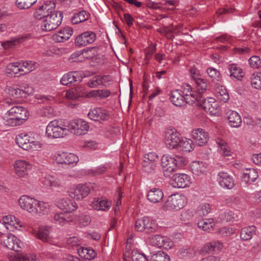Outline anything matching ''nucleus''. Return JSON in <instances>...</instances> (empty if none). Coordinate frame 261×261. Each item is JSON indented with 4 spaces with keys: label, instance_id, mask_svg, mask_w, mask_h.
Returning a JSON list of instances; mask_svg holds the SVG:
<instances>
[{
    "label": "nucleus",
    "instance_id": "nucleus-60",
    "mask_svg": "<svg viewBox=\"0 0 261 261\" xmlns=\"http://www.w3.org/2000/svg\"><path fill=\"white\" fill-rule=\"evenodd\" d=\"M87 86L91 88H95L101 86L99 75L95 76L90 79L87 83Z\"/></svg>",
    "mask_w": 261,
    "mask_h": 261
},
{
    "label": "nucleus",
    "instance_id": "nucleus-36",
    "mask_svg": "<svg viewBox=\"0 0 261 261\" xmlns=\"http://www.w3.org/2000/svg\"><path fill=\"white\" fill-rule=\"evenodd\" d=\"M216 222L212 218L202 219L197 223L198 227L203 231H210L213 229Z\"/></svg>",
    "mask_w": 261,
    "mask_h": 261
},
{
    "label": "nucleus",
    "instance_id": "nucleus-18",
    "mask_svg": "<svg viewBox=\"0 0 261 261\" xmlns=\"http://www.w3.org/2000/svg\"><path fill=\"white\" fill-rule=\"evenodd\" d=\"M189 184V177L186 174H176L170 181V185L176 188H183Z\"/></svg>",
    "mask_w": 261,
    "mask_h": 261
},
{
    "label": "nucleus",
    "instance_id": "nucleus-30",
    "mask_svg": "<svg viewBox=\"0 0 261 261\" xmlns=\"http://www.w3.org/2000/svg\"><path fill=\"white\" fill-rule=\"evenodd\" d=\"M230 75L231 77L238 80H241L244 76V72L242 68L237 64H230L228 66Z\"/></svg>",
    "mask_w": 261,
    "mask_h": 261
},
{
    "label": "nucleus",
    "instance_id": "nucleus-14",
    "mask_svg": "<svg viewBox=\"0 0 261 261\" xmlns=\"http://www.w3.org/2000/svg\"><path fill=\"white\" fill-rule=\"evenodd\" d=\"M90 192V188L86 185L79 184L75 187L70 188L69 195L76 200H82Z\"/></svg>",
    "mask_w": 261,
    "mask_h": 261
},
{
    "label": "nucleus",
    "instance_id": "nucleus-34",
    "mask_svg": "<svg viewBox=\"0 0 261 261\" xmlns=\"http://www.w3.org/2000/svg\"><path fill=\"white\" fill-rule=\"evenodd\" d=\"M195 93L190 85H187L184 88L185 103L193 105L196 101Z\"/></svg>",
    "mask_w": 261,
    "mask_h": 261
},
{
    "label": "nucleus",
    "instance_id": "nucleus-12",
    "mask_svg": "<svg viewBox=\"0 0 261 261\" xmlns=\"http://www.w3.org/2000/svg\"><path fill=\"white\" fill-rule=\"evenodd\" d=\"M13 166L15 174L20 178L25 177L32 168V164L23 160L15 161Z\"/></svg>",
    "mask_w": 261,
    "mask_h": 261
},
{
    "label": "nucleus",
    "instance_id": "nucleus-13",
    "mask_svg": "<svg viewBox=\"0 0 261 261\" xmlns=\"http://www.w3.org/2000/svg\"><path fill=\"white\" fill-rule=\"evenodd\" d=\"M96 39L95 33L89 31L78 35L75 39V44L78 47L85 46L93 43Z\"/></svg>",
    "mask_w": 261,
    "mask_h": 261
},
{
    "label": "nucleus",
    "instance_id": "nucleus-19",
    "mask_svg": "<svg viewBox=\"0 0 261 261\" xmlns=\"http://www.w3.org/2000/svg\"><path fill=\"white\" fill-rule=\"evenodd\" d=\"M217 180L220 186L227 189H232L234 185V180L227 173L220 172L218 175Z\"/></svg>",
    "mask_w": 261,
    "mask_h": 261
},
{
    "label": "nucleus",
    "instance_id": "nucleus-43",
    "mask_svg": "<svg viewBox=\"0 0 261 261\" xmlns=\"http://www.w3.org/2000/svg\"><path fill=\"white\" fill-rule=\"evenodd\" d=\"M21 69H23L21 74H26L34 70L36 68L35 64L32 61H25L19 62Z\"/></svg>",
    "mask_w": 261,
    "mask_h": 261
},
{
    "label": "nucleus",
    "instance_id": "nucleus-1",
    "mask_svg": "<svg viewBox=\"0 0 261 261\" xmlns=\"http://www.w3.org/2000/svg\"><path fill=\"white\" fill-rule=\"evenodd\" d=\"M20 207L32 216H42L48 213L50 205L47 202L39 201L28 195L21 196L18 200Z\"/></svg>",
    "mask_w": 261,
    "mask_h": 261
},
{
    "label": "nucleus",
    "instance_id": "nucleus-16",
    "mask_svg": "<svg viewBox=\"0 0 261 261\" xmlns=\"http://www.w3.org/2000/svg\"><path fill=\"white\" fill-rule=\"evenodd\" d=\"M110 116L109 112L101 108H95L88 113L89 118L94 121H107Z\"/></svg>",
    "mask_w": 261,
    "mask_h": 261
},
{
    "label": "nucleus",
    "instance_id": "nucleus-24",
    "mask_svg": "<svg viewBox=\"0 0 261 261\" xmlns=\"http://www.w3.org/2000/svg\"><path fill=\"white\" fill-rule=\"evenodd\" d=\"M170 99L172 103L176 107H181L185 104L184 90H174L170 93Z\"/></svg>",
    "mask_w": 261,
    "mask_h": 261
},
{
    "label": "nucleus",
    "instance_id": "nucleus-28",
    "mask_svg": "<svg viewBox=\"0 0 261 261\" xmlns=\"http://www.w3.org/2000/svg\"><path fill=\"white\" fill-rule=\"evenodd\" d=\"M215 93L217 99L223 102H226L229 99V96L226 89L224 86L220 84L216 85Z\"/></svg>",
    "mask_w": 261,
    "mask_h": 261
},
{
    "label": "nucleus",
    "instance_id": "nucleus-50",
    "mask_svg": "<svg viewBox=\"0 0 261 261\" xmlns=\"http://www.w3.org/2000/svg\"><path fill=\"white\" fill-rule=\"evenodd\" d=\"M79 160V157L75 154L71 153L66 152V159L65 160L64 164L74 166L76 165Z\"/></svg>",
    "mask_w": 261,
    "mask_h": 261
},
{
    "label": "nucleus",
    "instance_id": "nucleus-26",
    "mask_svg": "<svg viewBox=\"0 0 261 261\" xmlns=\"http://www.w3.org/2000/svg\"><path fill=\"white\" fill-rule=\"evenodd\" d=\"M226 118L229 125L232 127H239L241 125V117L236 111H229L227 113Z\"/></svg>",
    "mask_w": 261,
    "mask_h": 261
},
{
    "label": "nucleus",
    "instance_id": "nucleus-59",
    "mask_svg": "<svg viewBox=\"0 0 261 261\" xmlns=\"http://www.w3.org/2000/svg\"><path fill=\"white\" fill-rule=\"evenodd\" d=\"M178 255L180 257L195 255V251L190 248H181L178 251Z\"/></svg>",
    "mask_w": 261,
    "mask_h": 261
},
{
    "label": "nucleus",
    "instance_id": "nucleus-5",
    "mask_svg": "<svg viewBox=\"0 0 261 261\" xmlns=\"http://www.w3.org/2000/svg\"><path fill=\"white\" fill-rule=\"evenodd\" d=\"M185 162L184 157L179 155L164 154L161 158V166L165 174L175 171L177 166H180Z\"/></svg>",
    "mask_w": 261,
    "mask_h": 261
},
{
    "label": "nucleus",
    "instance_id": "nucleus-27",
    "mask_svg": "<svg viewBox=\"0 0 261 261\" xmlns=\"http://www.w3.org/2000/svg\"><path fill=\"white\" fill-rule=\"evenodd\" d=\"M82 74L79 71L69 72L63 75L60 83L63 85H67L74 82L80 80Z\"/></svg>",
    "mask_w": 261,
    "mask_h": 261
},
{
    "label": "nucleus",
    "instance_id": "nucleus-48",
    "mask_svg": "<svg viewBox=\"0 0 261 261\" xmlns=\"http://www.w3.org/2000/svg\"><path fill=\"white\" fill-rule=\"evenodd\" d=\"M37 0H16V5L20 9L30 8L36 3Z\"/></svg>",
    "mask_w": 261,
    "mask_h": 261
},
{
    "label": "nucleus",
    "instance_id": "nucleus-15",
    "mask_svg": "<svg viewBox=\"0 0 261 261\" xmlns=\"http://www.w3.org/2000/svg\"><path fill=\"white\" fill-rule=\"evenodd\" d=\"M3 222L6 228L11 231L24 226L23 223L14 216L8 215L3 217Z\"/></svg>",
    "mask_w": 261,
    "mask_h": 261
},
{
    "label": "nucleus",
    "instance_id": "nucleus-45",
    "mask_svg": "<svg viewBox=\"0 0 261 261\" xmlns=\"http://www.w3.org/2000/svg\"><path fill=\"white\" fill-rule=\"evenodd\" d=\"M212 210L209 203H204L199 205L197 210V214L199 216L203 217L209 214Z\"/></svg>",
    "mask_w": 261,
    "mask_h": 261
},
{
    "label": "nucleus",
    "instance_id": "nucleus-35",
    "mask_svg": "<svg viewBox=\"0 0 261 261\" xmlns=\"http://www.w3.org/2000/svg\"><path fill=\"white\" fill-rule=\"evenodd\" d=\"M256 232V227L254 226L245 227L241 229L240 238L243 241H248L251 239Z\"/></svg>",
    "mask_w": 261,
    "mask_h": 261
},
{
    "label": "nucleus",
    "instance_id": "nucleus-64",
    "mask_svg": "<svg viewBox=\"0 0 261 261\" xmlns=\"http://www.w3.org/2000/svg\"><path fill=\"white\" fill-rule=\"evenodd\" d=\"M218 232L223 237H229L234 233V230L230 227H222L219 229Z\"/></svg>",
    "mask_w": 261,
    "mask_h": 261
},
{
    "label": "nucleus",
    "instance_id": "nucleus-62",
    "mask_svg": "<svg viewBox=\"0 0 261 261\" xmlns=\"http://www.w3.org/2000/svg\"><path fill=\"white\" fill-rule=\"evenodd\" d=\"M79 88L71 89L66 92L65 96L70 99H74L80 96Z\"/></svg>",
    "mask_w": 261,
    "mask_h": 261
},
{
    "label": "nucleus",
    "instance_id": "nucleus-6",
    "mask_svg": "<svg viewBox=\"0 0 261 261\" xmlns=\"http://www.w3.org/2000/svg\"><path fill=\"white\" fill-rule=\"evenodd\" d=\"M62 18V13L61 11L55 12L42 19L40 25L41 29L46 32L56 29L61 24Z\"/></svg>",
    "mask_w": 261,
    "mask_h": 261
},
{
    "label": "nucleus",
    "instance_id": "nucleus-32",
    "mask_svg": "<svg viewBox=\"0 0 261 261\" xmlns=\"http://www.w3.org/2000/svg\"><path fill=\"white\" fill-rule=\"evenodd\" d=\"M42 184L46 188L59 187L61 186L60 180L51 175H45L41 179Z\"/></svg>",
    "mask_w": 261,
    "mask_h": 261
},
{
    "label": "nucleus",
    "instance_id": "nucleus-10",
    "mask_svg": "<svg viewBox=\"0 0 261 261\" xmlns=\"http://www.w3.org/2000/svg\"><path fill=\"white\" fill-rule=\"evenodd\" d=\"M68 133L70 132L74 135L80 136L86 134L89 129L87 122L81 119L73 120L67 123Z\"/></svg>",
    "mask_w": 261,
    "mask_h": 261
},
{
    "label": "nucleus",
    "instance_id": "nucleus-8",
    "mask_svg": "<svg viewBox=\"0 0 261 261\" xmlns=\"http://www.w3.org/2000/svg\"><path fill=\"white\" fill-rule=\"evenodd\" d=\"M185 204V197L179 194L169 196L163 205L166 211H178L182 208Z\"/></svg>",
    "mask_w": 261,
    "mask_h": 261
},
{
    "label": "nucleus",
    "instance_id": "nucleus-63",
    "mask_svg": "<svg viewBox=\"0 0 261 261\" xmlns=\"http://www.w3.org/2000/svg\"><path fill=\"white\" fill-rule=\"evenodd\" d=\"M212 242L214 254L218 253L223 249V244L221 241L219 240H213Z\"/></svg>",
    "mask_w": 261,
    "mask_h": 261
},
{
    "label": "nucleus",
    "instance_id": "nucleus-42",
    "mask_svg": "<svg viewBox=\"0 0 261 261\" xmlns=\"http://www.w3.org/2000/svg\"><path fill=\"white\" fill-rule=\"evenodd\" d=\"M207 88V83L206 80L197 77V96L204 93Z\"/></svg>",
    "mask_w": 261,
    "mask_h": 261
},
{
    "label": "nucleus",
    "instance_id": "nucleus-58",
    "mask_svg": "<svg viewBox=\"0 0 261 261\" xmlns=\"http://www.w3.org/2000/svg\"><path fill=\"white\" fill-rule=\"evenodd\" d=\"M20 90L22 97H26L32 94L34 92L33 88L28 84L20 86Z\"/></svg>",
    "mask_w": 261,
    "mask_h": 261
},
{
    "label": "nucleus",
    "instance_id": "nucleus-44",
    "mask_svg": "<svg viewBox=\"0 0 261 261\" xmlns=\"http://www.w3.org/2000/svg\"><path fill=\"white\" fill-rule=\"evenodd\" d=\"M151 258L152 261H170V258L168 254L162 251L154 253Z\"/></svg>",
    "mask_w": 261,
    "mask_h": 261
},
{
    "label": "nucleus",
    "instance_id": "nucleus-33",
    "mask_svg": "<svg viewBox=\"0 0 261 261\" xmlns=\"http://www.w3.org/2000/svg\"><path fill=\"white\" fill-rule=\"evenodd\" d=\"M258 177V172L254 169H246L242 176V180L246 183H250L254 182Z\"/></svg>",
    "mask_w": 261,
    "mask_h": 261
},
{
    "label": "nucleus",
    "instance_id": "nucleus-21",
    "mask_svg": "<svg viewBox=\"0 0 261 261\" xmlns=\"http://www.w3.org/2000/svg\"><path fill=\"white\" fill-rule=\"evenodd\" d=\"M111 93V91L108 89H97L87 92L84 96L86 98L94 100L103 99L108 97Z\"/></svg>",
    "mask_w": 261,
    "mask_h": 261
},
{
    "label": "nucleus",
    "instance_id": "nucleus-61",
    "mask_svg": "<svg viewBox=\"0 0 261 261\" xmlns=\"http://www.w3.org/2000/svg\"><path fill=\"white\" fill-rule=\"evenodd\" d=\"M244 122L248 125L255 126H258L260 124L261 119H253L251 117L246 116L244 118Z\"/></svg>",
    "mask_w": 261,
    "mask_h": 261
},
{
    "label": "nucleus",
    "instance_id": "nucleus-3",
    "mask_svg": "<svg viewBox=\"0 0 261 261\" xmlns=\"http://www.w3.org/2000/svg\"><path fill=\"white\" fill-rule=\"evenodd\" d=\"M15 142L20 148L31 152L40 151L43 146L37 135L32 133H21L17 135Z\"/></svg>",
    "mask_w": 261,
    "mask_h": 261
},
{
    "label": "nucleus",
    "instance_id": "nucleus-46",
    "mask_svg": "<svg viewBox=\"0 0 261 261\" xmlns=\"http://www.w3.org/2000/svg\"><path fill=\"white\" fill-rule=\"evenodd\" d=\"M36 236L43 242H48L49 240V231L47 227H40Z\"/></svg>",
    "mask_w": 261,
    "mask_h": 261
},
{
    "label": "nucleus",
    "instance_id": "nucleus-57",
    "mask_svg": "<svg viewBox=\"0 0 261 261\" xmlns=\"http://www.w3.org/2000/svg\"><path fill=\"white\" fill-rule=\"evenodd\" d=\"M206 72L209 76L214 80L219 81L220 78V73L216 69L209 67L206 70Z\"/></svg>",
    "mask_w": 261,
    "mask_h": 261
},
{
    "label": "nucleus",
    "instance_id": "nucleus-51",
    "mask_svg": "<svg viewBox=\"0 0 261 261\" xmlns=\"http://www.w3.org/2000/svg\"><path fill=\"white\" fill-rule=\"evenodd\" d=\"M144 230L147 232H152L155 230V224L149 218L147 217H143Z\"/></svg>",
    "mask_w": 261,
    "mask_h": 261
},
{
    "label": "nucleus",
    "instance_id": "nucleus-47",
    "mask_svg": "<svg viewBox=\"0 0 261 261\" xmlns=\"http://www.w3.org/2000/svg\"><path fill=\"white\" fill-rule=\"evenodd\" d=\"M5 91L9 96L14 98L22 97L21 94V91L20 90V88L15 87L7 86L6 87Z\"/></svg>",
    "mask_w": 261,
    "mask_h": 261
},
{
    "label": "nucleus",
    "instance_id": "nucleus-55",
    "mask_svg": "<svg viewBox=\"0 0 261 261\" xmlns=\"http://www.w3.org/2000/svg\"><path fill=\"white\" fill-rule=\"evenodd\" d=\"M131 255L133 261H148L144 254L140 253L136 250H133Z\"/></svg>",
    "mask_w": 261,
    "mask_h": 261
},
{
    "label": "nucleus",
    "instance_id": "nucleus-23",
    "mask_svg": "<svg viewBox=\"0 0 261 261\" xmlns=\"http://www.w3.org/2000/svg\"><path fill=\"white\" fill-rule=\"evenodd\" d=\"M73 31L70 28H65L53 35V39L56 42H63L69 39L72 35Z\"/></svg>",
    "mask_w": 261,
    "mask_h": 261
},
{
    "label": "nucleus",
    "instance_id": "nucleus-56",
    "mask_svg": "<svg viewBox=\"0 0 261 261\" xmlns=\"http://www.w3.org/2000/svg\"><path fill=\"white\" fill-rule=\"evenodd\" d=\"M212 246L213 244L211 241L205 244L203 246V247L200 249L199 253L202 255H205L210 253L214 254Z\"/></svg>",
    "mask_w": 261,
    "mask_h": 261
},
{
    "label": "nucleus",
    "instance_id": "nucleus-11",
    "mask_svg": "<svg viewBox=\"0 0 261 261\" xmlns=\"http://www.w3.org/2000/svg\"><path fill=\"white\" fill-rule=\"evenodd\" d=\"M55 7L56 5L54 2L46 1L35 9L33 14L34 17L38 20L43 19L56 12Z\"/></svg>",
    "mask_w": 261,
    "mask_h": 261
},
{
    "label": "nucleus",
    "instance_id": "nucleus-39",
    "mask_svg": "<svg viewBox=\"0 0 261 261\" xmlns=\"http://www.w3.org/2000/svg\"><path fill=\"white\" fill-rule=\"evenodd\" d=\"M216 143L219 146V152L224 156H230L231 151L228 144L221 138L216 140Z\"/></svg>",
    "mask_w": 261,
    "mask_h": 261
},
{
    "label": "nucleus",
    "instance_id": "nucleus-37",
    "mask_svg": "<svg viewBox=\"0 0 261 261\" xmlns=\"http://www.w3.org/2000/svg\"><path fill=\"white\" fill-rule=\"evenodd\" d=\"M194 148V145L192 140L187 138L180 139L178 150L183 152H190Z\"/></svg>",
    "mask_w": 261,
    "mask_h": 261
},
{
    "label": "nucleus",
    "instance_id": "nucleus-40",
    "mask_svg": "<svg viewBox=\"0 0 261 261\" xmlns=\"http://www.w3.org/2000/svg\"><path fill=\"white\" fill-rule=\"evenodd\" d=\"M209 136L208 133L202 128H197V145L202 146L208 141Z\"/></svg>",
    "mask_w": 261,
    "mask_h": 261
},
{
    "label": "nucleus",
    "instance_id": "nucleus-7",
    "mask_svg": "<svg viewBox=\"0 0 261 261\" xmlns=\"http://www.w3.org/2000/svg\"><path fill=\"white\" fill-rule=\"evenodd\" d=\"M201 109L212 115H217L219 112V107L215 99L212 97L205 99L202 95L199 98L197 97V111Z\"/></svg>",
    "mask_w": 261,
    "mask_h": 261
},
{
    "label": "nucleus",
    "instance_id": "nucleus-17",
    "mask_svg": "<svg viewBox=\"0 0 261 261\" xmlns=\"http://www.w3.org/2000/svg\"><path fill=\"white\" fill-rule=\"evenodd\" d=\"M112 202L104 197L94 198L90 204L93 208L101 211H109Z\"/></svg>",
    "mask_w": 261,
    "mask_h": 261
},
{
    "label": "nucleus",
    "instance_id": "nucleus-53",
    "mask_svg": "<svg viewBox=\"0 0 261 261\" xmlns=\"http://www.w3.org/2000/svg\"><path fill=\"white\" fill-rule=\"evenodd\" d=\"M158 156L155 152H151L146 154L144 156V159L143 162L150 163L156 165V162L158 161Z\"/></svg>",
    "mask_w": 261,
    "mask_h": 261
},
{
    "label": "nucleus",
    "instance_id": "nucleus-2",
    "mask_svg": "<svg viewBox=\"0 0 261 261\" xmlns=\"http://www.w3.org/2000/svg\"><path fill=\"white\" fill-rule=\"evenodd\" d=\"M29 117L26 109L21 106H14L4 115V123L8 126H16L22 124Z\"/></svg>",
    "mask_w": 261,
    "mask_h": 261
},
{
    "label": "nucleus",
    "instance_id": "nucleus-25",
    "mask_svg": "<svg viewBox=\"0 0 261 261\" xmlns=\"http://www.w3.org/2000/svg\"><path fill=\"white\" fill-rule=\"evenodd\" d=\"M164 197L163 191L159 188H152L148 192L147 198L152 203H159Z\"/></svg>",
    "mask_w": 261,
    "mask_h": 261
},
{
    "label": "nucleus",
    "instance_id": "nucleus-49",
    "mask_svg": "<svg viewBox=\"0 0 261 261\" xmlns=\"http://www.w3.org/2000/svg\"><path fill=\"white\" fill-rule=\"evenodd\" d=\"M251 83L252 86L256 89H261V72L252 74Z\"/></svg>",
    "mask_w": 261,
    "mask_h": 261
},
{
    "label": "nucleus",
    "instance_id": "nucleus-31",
    "mask_svg": "<svg viewBox=\"0 0 261 261\" xmlns=\"http://www.w3.org/2000/svg\"><path fill=\"white\" fill-rule=\"evenodd\" d=\"M20 66L19 62L11 63L9 64L6 68V74L10 76L21 75V72L23 69Z\"/></svg>",
    "mask_w": 261,
    "mask_h": 261
},
{
    "label": "nucleus",
    "instance_id": "nucleus-4",
    "mask_svg": "<svg viewBox=\"0 0 261 261\" xmlns=\"http://www.w3.org/2000/svg\"><path fill=\"white\" fill-rule=\"evenodd\" d=\"M67 124L54 120L50 121L46 127L45 137L49 139L63 138L68 135Z\"/></svg>",
    "mask_w": 261,
    "mask_h": 261
},
{
    "label": "nucleus",
    "instance_id": "nucleus-9",
    "mask_svg": "<svg viewBox=\"0 0 261 261\" xmlns=\"http://www.w3.org/2000/svg\"><path fill=\"white\" fill-rule=\"evenodd\" d=\"M0 243L5 247L15 251H19L23 245L20 240L11 233L1 234Z\"/></svg>",
    "mask_w": 261,
    "mask_h": 261
},
{
    "label": "nucleus",
    "instance_id": "nucleus-38",
    "mask_svg": "<svg viewBox=\"0 0 261 261\" xmlns=\"http://www.w3.org/2000/svg\"><path fill=\"white\" fill-rule=\"evenodd\" d=\"M78 253L82 257H84L88 260L94 258L97 255L96 253L93 249L84 247H81L78 250Z\"/></svg>",
    "mask_w": 261,
    "mask_h": 261
},
{
    "label": "nucleus",
    "instance_id": "nucleus-41",
    "mask_svg": "<svg viewBox=\"0 0 261 261\" xmlns=\"http://www.w3.org/2000/svg\"><path fill=\"white\" fill-rule=\"evenodd\" d=\"M89 17V13L86 11L83 10L74 15L71 19L73 24H78L87 20Z\"/></svg>",
    "mask_w": 261,
    "mask_h": 261
},
{
    "label": "nucleus",
    "instance_id": "nucleus-22",
    "mask_svg": "<svg viewBox=\"0 0 261 261\" xmlns=\"http://www.w3.org/2000/svg\"><path fill=\"white\" fill-rule=\"evenodd\" d=\"M57 206L69 213L75 211L77 208L76 203L74 201H71L68 198H60L57 202Z\"/></svg>",
    "mask_w": 261,
    "mask_h": 261
},
{
    "label": "nucleus",
    "instance_id": "nucleus-54",
    "mask_svg": "<svg viewBox=\"0 0 261 261\" xmlns=\"http://www.w3.org/2000/svg\"><path fill=\"white\" fill-rule=\"evenodd\" d=\"M163 237L160 235L152 236L149 238V243L153 246L161 248Z\"/></svg>",
    "mask_w": 261,
    "mask_h": 261
},
{
    "label": "nucleus",
    "instance_id": "nucleus-20",
    "mask_svg": "<svg viewBox=\"0 0 261 261\" xmlns=\"http://www.w3.org/2000/svg\"><path fill=\"white\" fill-rule=\"evenodd\" d=\"M54 219L56 223L64 225L68 222L76 221L77 217L69 213H60L56 214L54 215Z\"/></svg>",
    "mask_w": 261,
    "mask_h": 261
},
{
    "label": "nucleus",
    "instance_id": "nucleus-52",
    "mask_svg": "<svg viewBox=\"0 0 261 261\" xmlns=\"http://www.w3.org/2000/svg\"><path fill=\"white\" fill-rule=\"evenodd\" d=\"M249 64L253 69H259L261 67V59L258 56H253L248 60Z\"/></svg>",
    "mask_w": 261,
    "mask_h": 261
},
{
    "label": "nucleus",
    "instance_id": "nucleus-29",
    "mask_svg": "<svg viewBox=\"0 0 261 261\" xmlns=\"http://www.w3.org/2000/svg\"><path fill=\"white\" fill-rule=\"evenodd\" d=\"M180 139L178 133H173L169 135L166 139L165 142L166 146L170 149H178Z\"/></svg>",
    "mask_w": 261,
    "mask_h": 261
}]
</instances>
